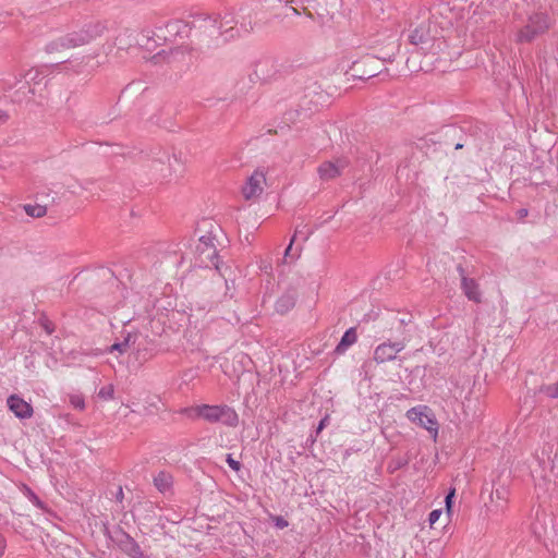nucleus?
Segmentation results:
<instances>
[{
    "mask_svg": "<svg viewBox=\"0 0 558 558\" xmlns=\"http://www.w3.org/2000/svg\"><path fill=\"white\" fill-rule=\"evenodd\" d=\"M464 10L457 1L441 2L433 8L432 16L423 20L415 25L409 34V41L414 46H420L424 52L433 56L439 54L446 41L439 36V28L453 25L459 19L463 17Z\"/></svg>",
    "mask_w": 558,
    "mask_h": 558,
    "instance_id": "obj_1",
    "label": "nucleus"
},
{
    "mask_svg": "<svg viewBox=\"0 0 558 558\" xmlns=\"http://www.w3.org/2000/svg\"><path fill=\"white\" fill-rule=\"evenodd\" d=\"M106 29L107 26L101 21L88 22L84 24L80 29H74L51 39L45 46V51L50 54L60 53L68 49L87 45L96 38L100 37Z\"/></svg>",
    "mask_w": 558,
    "mask_h": 558,
    "instance_id": "obj_2",
    "label": "nucleus"
},
{
    "mask_svg": "<svg viewBox=\"0 0 558 558\" xmlns=\"http://www.w3.org/2000/svg\"><path fill=\"white\" fill-rule=\"evenodd\" d=\"M551 26V20L546 12L533 11L524 19L515 20L513 33L519 44L531 43L545 34Z\"/></svg>",
    "mask_w": 558,
    "mask_h": 558,
    "instance_id": "obj_3",
    "label": "nucleus"
},
{
    "mask_svg": "<svg viewBox=\"0 0 558 558\" xmlns=\"http://www.w3.org/2000/svg\"><path fill=\"white\" fill-rule=\"evenodd\" d=\"M190 418H204L209 423H221L229 427H235L239 424V415L234 409L229 405H209L202 404L191 408H184L181 411Z\"/></svg>",
    "mask_w": 558,
    "mask_h": 558,
    "instance_id": "obj_4",
    "label": "nucleus"
},
{
    "mask_svg": "<svg viewBox=\"0 0 558 558\" xmlns=\"http://www.w3.org/2000/svg\"><path fill=\"white\" fill-rule=\"evenodd\" d=\"M217 239L214 230L210 229L206 234L202 235L198 240V244L196 245V254L197 259L201 266L203 267H211L214 266L216 270L226 278V270L222 268V265L219 264V256L216 245ZM228 284V280H226Z\"/></svg>",
    "mask_w": 558,
    "mask_h": 558,
    "instance_id": "obj_5",
    "label": "nucleus"
},
{
    "mask_svg": "<svg viewBox=\"0 0 558 558\" xmlns=\"http://www.w3.org/2000/svg\"><path fill=\"white\" fill-rule=\"evenodd\" d=\"M379 60L373 56H365L359 61H354L350 68L352 76L365 80L378 74Z\"/></svg>",
    "mask_w": 558,
    "mask_h": 558,
    "instance_id": "obj_6",
    "label": "nucleus"
},
{
    "mask_svg": "<svg viewBox=\"0 0 558 558\" xmlns=\"http://www.w3.org/2000/svg\"><path fill=\"white\" fill-rule=\"evenodd\" d=\"M266 183L265 173L262 170H255L246 180L242 187L243 197L246 201L255 199L260 196Z\"/></svg>",
    "mask_w": 558,
    "mask_h": 558,
    "instance_id": "obj_7",
    "label": "nucleus"
},
{
    "mask_svg": "<svg viewBox=\"0 0 558 558\" xmlns=\"http://www.w3.org/2000/svg\"><path fill=\"white\" fill-rule=\"evenodd\" d=\"M189 26L181 20L170 21L165 27H157V32L154 33L158 38H163L165 41H172L177 37L187 36Z\"/></svg>",
    "mask_w": 558,
    "mask_h": 558,
    "instance_id": "obj_8",
    "label": "nucleus"
},
{
    "mask_svg": "<svg viewBox=\"0 0 558 558\" xmlns=\"http://www.w3.org/2000/svg\"><path fill=\"white\" fill-rule=\"evenodd\" d=\"M457 271L460 276L461 280V290L463 294L468 298V300L474 303L482 302V292L480 290V286L477 281L473 278L468 277L462 265L457 266Z\"/></svg>",
    "mask_w": 558,
    "mask_h": 558,
    "instance_id": "obj_9",
    "label": "nucleus"
},
{
    "mask_svg": "<svg viewBox=\"0 0 558 558\" xmlns=\"http://www.w3.org/2000/svg\"><path fill=\"white\" fill-rule=\"evenodd\" d=\"M405 348L404 342H384L380 343L374 351V360L377 363H386L395 360L397 354Z\"/></svg>",
    "mask_w": 558,
    "mask_h": 558,
    "instance_id": "obj_10",
    "label": "nucleus"
},
{
    "mask_svg": "<svg viewBox=\"0 0 558 558\" xmlns=\"http://www.w3.org/2000/svg\"><path fill=\"white\" fill-rule=\"evenodd\" d=\"M480 21H482V17L480 13H477L476 11H474L473 14L469 16L466 20L464 36L466 37L468 33H470V36L472 38L470 45H475L484 40L485 22H483L482 25H480Z\"/></svg>",
    "mask_w": 558,
    "mask_h": 558,
    "instance_id": "obj_11",
    "label": "nucleus"
},
{
    "mask_svg": "<svg viewBox=\"0 0 558 558\" xmlns=\"http://www.w3.org/2000/svg\"><path fill=\"white\" fill-rule=\"evenodd\" d=\"M7 404L10 411H12L14 415L21 420L29 418L33 416V407L17 395L10 396L7 400Z\"/></svg>",
    "mask_w": 558,
    "mask_h": 558,
    "instance_id": "obj_12",
    "label": "nucleus"
},
{
    "mask_svg": "<svg viewBox=\"0 0 558 558\" xmlns=\"http://www.w3.org/2000/svg\"><path fill=\"white\" fill-rule=\"evenodd\" d=\"M347 165V161L343 159L325 161L318 167L317 172L322 180H332L341 174Z\"/></svg>",
    "mask_w": 558,
    "mask_h": 558,
    "instance_id": "obj_13",
    "label": "nucleus"
},
{
    "mask_svg": "<svg viewBox=\"0 0 558 558\" xmlns=\"http://www.w3.org/2000/svg\"><path fill=\"white\" fill-rule=\"evenodd\" d=\"M198 28L211 40H218L223 38L221 26L218 24V17L216 15H209L199 19Z\"/></svg>",
    "mask_w": 558,
    "mask_h": 558,
    "instance_id": "obj_14",
    "label": "nucleus"
},
{
    "mask_svg": "<svg viewBox=\"0 0 558 558\" xmlns=\"http://www.w3.org/2000/svg\"><path fill=\"white\" fill-rule=\"evenodd\" d=\"M218 24L221 26L223 41L229 40L235 36L234 26L238 24L235 15L231 11H225L216 15Z\"/></svg>",
    "mask_w": 558,
    "mask_h": 558,
    "instance_id": "obj_15",
    "label": "nucleus"
},
{
    "mask_svg": "<svg viewBox=\"0 0 558 558\" xmlns=\"http://www.w3.org/2000/svg\"><path fill=\"white\" fill-rule=\"evenodd\" d=\"M153 341L148 337H143L137 332V338L134 343L133 351L136 354V359L140 361H148L154 356Z\"/></svg>",
    "mask_w": 558,
    "mask_h": 558,
    "instance_id": "obj_16",
    "label": "nucleus"
},
{
    "mask_svg": "<svg viewBox=\"0 0 558 558\" xmlns=\"http://www.w3.org/2000/svg\"><path fill=\"white\" fill-rule=\"evenodd\" d=\"M407 417L430 430L436 426V421L423 412L421 408H412L407 412Z\"/></svg>",
    "mask_w": 558,
    "mask_h": 558,
    "instance_id": "obj_17",
    "label": "nucleus"
},
{
    "mask_svg": "<svg viewBox=\"0 0 558 558\" xmlns=\"http://www.w3.org/2000/svg\"><path fill=\"white\" fill-rule=\"evenodd\" d=\"M509 498V490L506 486H498L490 493V501L495 512L504 511L506 509Z\"/></svg>",
    "mask_w": 558,
    "mask_h": 558,
    "instance_id": "obj_18",
    "label": "nucleus"
},
{
    "mask_svg": "<svg viewBox=\"0 0 558 558\" xmlns=\"http://www.w3.org/2000/svg\"><path fill=\"white\" fill-rule=\"evenodd\" d=\"M296 291L294 289L286 291L276 302L275 308L279 314H286L291 311L296 302Z\"/></svg>",
    "mask_w": 558,
    "mask_h": 558,
    "instance_id": "obj_19",
    "label": "nucleus"
},
{
    "mask_svg": "<svg viewBox=\"0 0 558 558\" xmlns=\"http://www.w3.org/2000/svg\"><path fill=\"white\" fill-rule=\"evenodd\" d=\"M137 338V332H128L122 341L114 342L109 347L108 352L112 353L118 351L120 354L125 353L128 350L134 348L135 340Z\"/></svg>",
    "mask_w": 558,
    "mask_h": 558,
    "instance_id": "obj_20",
    "label": "nucleus"
},
{
    "mask_svg": "<svg viewBox=\"0 0 558 558\" xmlns=\"http://www.w3.org/2000/svg\"><path fill=\"white\" fill-rule=\"evenodd\" d=\"M357 340V335L355 328H349L344 335L342 336L340 342L335 349V353L340 355L343 354L352 344H354Z\"/></svg>",
    "mask_w": 558,
    "mask_h": 558,
    "instance_id": "obj_21",
    "label": "nucleus"
},
{
    "mask_svg": "<svg viewBox=\"0 0 558 558\" xmlns=\"http://www.w3.org/2000/svg\"><path fill=\"white\" fill-rule=\"evenodd\" d=\"M154 484L160 493L165 494L170 492L173 484V477L170 473L161 471L154 477Z\"/></svg>",
    "mask_w": 558,
    "mask_h": 558,
    "instance_id": "obj_22",
    "label": "nucleus"
},
{
    "mask_svg": "<svg viewBox=\"0 0 558 558\" xmlns=\"http://www.w3.org/2000/svg\"><path fill=\"white\" fill-rule=\"evenodd\" d=\"M122 550L131 558H147L138 543L129 536L122 542Z\"/></svg>",
    "mask_w": 558,
    "mask_h": 558,
    "instance_id": "obj_23",
    "label": "nucleus"
},
{
    "mask_svg": "<svg viewBox=\"0 0 558 558\" xmlns=\"http://www.w3.org/2000/svg\"><path fill=\"white\" fill-rule=\"evenodd\" d=\"M181 53V48L177 47L174 49H170L169 51L162 50L156 53L153 57V61L155 63H159L161 60H166L167 62H172L175 60V57Z\"/></svg>",
    "mask_w": 558,
    "mask_h": 558,
    "instance_id": "obj_24",
    "label": "nucleus"
},
{
    "mask_svg": "<svg viewBox=\"0 0 558 558\" xmlns=\"http://www.w3.org/2000/svg\"><path fill=\"white\" fill-rule=\"evenodd\" d=\"M24 210L28 216L34 217V218H40L47 214V207L43 206V205H38V204H36V205L27 204L24 206Z\"/></svg>",
    "mask_w": 558,
    "mask_h": 558,
    "instance_id": "obj_25",
    "label": "nucleus"
},
{
    "mask_svg": "<svg viewBox=\"0 0 558 558\" xmlns=\"http://www.w3.org/2000/svg\"><path fill=\"white\" fill-rule=\"evenodd\" d=\"M294 242H295L294 238H292L288 247L284 251V257H283L284 263H292L300 256L301 248H296L295 252L292 253V251H293L292 246H293Z\"/></svg>",
    "mask_w": 558,
    "mask_h": 558,
    "instance_id": "obj_26",
    "label": "nucleus"
},
{
    "mask_svg": "<svg viewBox=\"0 0 558 558\" xmlns=\"http://www.w3.org/2000/svg\"><path fill=\"white\" fill-rule=\"evenodd\" d=\"M170 161H171L170 158H168L169 167L167 169H163V168L159 169V167L162 166L161 161L154 162V168L156 170L160 171V173L157 175V179H159V180H167V179H169L171 177L172 173H171V169H170L171 168V162Z\"/></svg>",
    "mask_w": 558,
    "mask_h": 558,
    "instance_id": "obj_27",
    "label": "nucleus"
},
{
    "mask_svg": "<svg viewBox=\"0 0 558 558\" xmlns=\"http://www.w3.org/2000/svg\"><path fill=\"white\" fill-rule=\"evenodd\" d=\"M136 44L147 50H153L155 48V45L151 44L150 32L142 33L141 37L136 40Z\"/></svg>",
    "mask_w": 558,
    "mask_h": 558,
    "instance_id": "obj_28",
    "label": "nucleus"
},
{
    "mask_svg": "<svg viewBox=\"0 0 558 558\" xmlns=\"http://www.w3.org/2000/svg\"><path fill=\"white\" fill-rule=\"evenodd\" d=\"M539 391L549 398H558V381L553 385L542 386Z\"/></svg>",
    "mask_w": 558,
    "mask_h": 558,
    "instance_id": "obj_29",
    "label": "nucleus"
},
{
    "mask_svg": "<svg viewBox=\"0 0 558 558\" xmlns=\"http://www.w3.org/2000/svg\"><path fill=\"white\" fill-rule=\"evenodd\" d=\"M70 404L77 410L83 411L85 409V400L82 395H71L70 396Z\"/></svg>",
    "mask_w": 558,
    "mask_h": 558,
    "instance_id": "obj_30",
    "label": "nucleus"
},
{
    "mask_svg": "<svg viewBox=\"0 0 558 558\" xmlns=\"http://www.w3.org/2000/svg\"><path fill=\"white\" fill-rule=\"evenodd\" d=\"M113 395L114 388L112 385H106L101 387L100 390L98 391V397L106 401L111 400L113 398Z\"/></svg>",
    "mask_w": 558,
    "mask_h": 558,
    "instance_id": "obj_31",
    "label": "nucleus"
},
{
    "mask_svg": "<svg viewBox=\"0 0 558 558\" xmlns=\"http://www.w3.org/2000/svg\"><path fill=\"white\" fill-rule=\"evenodd\" d=\"M312 232L313 231L307 226H303L302 228L298 227L292 238H294L295 241L299 236H301L302 241L305 242Z\"/></svg>",
    "mask_w": 558,
    "mask_h": 558,
    "instance_id": "obj_32",
    "label": "nucleus"
},
{
    "mask_svg": "<svg viewBox=\"0 0 558 558\" xmlns=\"http://www.w3.org/2000/svg\"><path fill=\"white\" fill-rule=\"evenodd\" d=\"M40 326L46 330L48 335H51L54 331V325L48 318L40 319Z\"/></svg>",
    "mask_w": 558,
    "mask_h": 558,
    "instance_id": "obj_33",
    "label": "nucleus"
},
{
    "mask_svg": "<svg viewBox=\"0 0 558 558\" xmlns=\"http://www.w3.org/2000/svg\"><path fill=\"white\" fill-rule=\"evenodd\" d=\"M226 462L228 463V465H229L233 471H236V472H238V471H240V469H241V463H240L239 461L234 460V459L232 458V454H230V453H229V454H227V457H226Z\"/></svg>",
    "mask_w": 558,
    "mask_h": 558,
    "instance_id": "obj_34",
    "label": "nucleus"
},
{
    "mask_svg": "<svg viewBox=\"0 0 558 558\" xmlns=\"http://www.w3.org/2000/svg\"><path fill=\"white\" fill-rule=\"evenodd\" d=\"M272 521L275 523V526L281 530L289 525V522L281 515L274 517Z\"/></svg>",
    "mask_w": 558,
    "mask_h": 558,
    "instance_id": "obj_35",
    "label": "nucleus"
},
{
    "mask_svg": "<svg viewBox=\"0 0 558 558\" xmlns=\"http://www.w3.org/2000/svg\"><path fill=\"white\" fill-rule=\"evenodd\" d=\"M441 515V510H433L428 515V522L430 525L435 524Z\"/></svg>",
    "mask_w": 558,
    "mask_h": 558,
    "instance_id": "obj_36",
    "label": "nucleus"
},
{
    "mask_svg": "<svg viewBox=\"0 0 558 558\" xmlns=\"http://www.w3.org/2000/svg\"><path fill=\"white\" fill-rule=\"evenodd\" d=\"M454 493H456V489L452 488L448 495L446 496V499H445V502H446V508H447V511L450 512V509H451V505H452V498L454 497Z\"/></svg>",
    "mask_w": 558,
    "mask_h": 558,
    "instance_id": "obj_37",
    "label": "nucleus"
},
{
    "mask_svg": "<svg viewBox=\"0 0 558 558\" xmlns=\"http://www.w3.org/2000/svg\"><path fill=\"white\" fill-rule=\"evenodd\" d=\"M28 496H29V499L38 508L43 509L44 508V504L43 501L33 493V492H28Z\"/></svg>",
    "mask_w": 558,
    "mask_h": 558,
    "instance_id": "obj_38",
    "label": "nucleus"
},
{
    "mask_svg": "<svg viewBox=\"0 0 558 558\" xmlns=\"http://www.w3.org/2000/svg\"><path fill=\"white\" fill-rule=\"evenodd\" d=\"M518 218L520 220L524 219L529 215V210L526 208H521L517 211Z\"/></svg>",
    "mask_w": 558,
    "mask_h": 558,
    "instance_id": "obj_39",
    "label": "nucleus"
},
{
    "mask_svg": "<svg viewBox=\"0 0 558 558\" xmlns=\"http://www.w3.org/2000/svg\"><path fill=\"white\" fill-rule=\"evenodd\" d=\"M4 550H5V541L2 537H0V557L3 556Z\"/></svg>",
    "mask_w": 558,
    "mask_h": 558,
    "instance_id": "obj_40",
    "label": "nucleus"
},
{
    "mask_svg": "<svg viewBox=\"0 0 558 558\" xmlns=\"http://www.w3.org/2000/svg\"><path fill=\"white\" fill-rule=\"evenodd\" d=\"M327 421H328V417L326 416V417H324V418L319 422L318 427H317V433H319V432L325 427V425H326V422H327Z\"/></svg>",
    "mask_w": 558,
    "mask_h": 558,
    "instance_id": "obj_41",
    "label": "nucleus"
},
{
    "mask_svg": "<svg viewBox=\"0 0 558 558\" xmlns=\"http://www.w3.org/2000/svg\"><path fill=\"white\" fill-rule=\"evenodd\" d=\"M7 114L0 111V124L4 123L7 121Z\"/></svg>",
    "mask_w": 558,
    "mask_h": 558,
    "instance_id": "obj_42",
    "label": "nucleus"
},
{
    "mask_svg": "<svg viewBox=\"0 0 558 558\" xmlns=\"http://www.w3.org/2000/svg\"><path fill=\"white\" fill-rule=\"evenodd\" d=\"M122 497H123V492H122V488L120 487V488H119V492H118V494H117V498H118V499H122Z\"/></svg>",
    "mask_w": 558,
    "mask_h": 558,
    "instance_id": "obj_43",
    "label": "nucleus"
},
{
    "mask_svg": "<svg viewBox=\"0 0 558 558\" xmlns=\"http://www.w3.org/2000/svg\"><path fill=\"white\" fill-rule=\"evenodd\" d=\"M118 41H119V48H122L121 44H122V39L121 38H118Z\"/></svg>",
    "mask_w": 558,
    "mask_h": 558,
    "instance_id": "obj_44",
    "label": "nucleus"
},
{
    "mask_svg": "<svg viewBox=\"0 0 558 558\" xmlns=\"http://www.w3.org/2000/svg\"><path fill=\"white\" fill-rule=\"evenodd\" d=\"M292 11H293V13H294V14H296V15H298V14H300V13H299V11H298L296 9H294V8L292 9Z\"/></svg>",
    "mask_w": 558,
    "mask_h": 558,
    "instance_id": "obj_45",
    "label": "nucleus"
},
{
    "mask_svg": "<svg viewBox=\"0 0 558 558\" xmlns=\"http://www.w3.org/2000/svg\"><path fill=\"white\" fill-rule=\"evenodd\" d=\"M460 148H462V145L461 144H457L456 145V149H460Z\"/></svg>",
    "mask_w": 558,
    "mask_h": 558,
    "instance_id": "obj_46",
    "label": "nucleus"
}]
</instances>
